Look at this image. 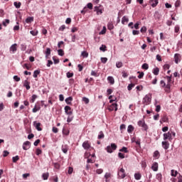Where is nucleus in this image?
<instances>
[{
    "instance_id": "nucleus-1",
    "label": "nucleus",
    "mask_w": 182,
    "mask_h": 182,
    "mask_svg": "<svg viewBox=\"0 0 182 182\" xmlns=\"http://www.w3.org/2000/svg\"><path fill=\"white\" fill-rule=\"evenodd\" d=\"M163 136L164 141L168 140L169 141H171V140H173V139L176 137V132L173 131H169L166 133H164Z\"/></svg>"
},
{
    "instance_id": "nucleus-2",
    "label": "nucleus",
    "mask_w": 182,
    "mask_h": 182,
    "mask_svg": "<svg viewBox=\"0 0 182 182\" xmlns=\"http://www.w3.org/2000/svg\"><path fill=\"white\" fill-rule=\"evenodd\" d=\"M117 149V145L116 144H111L110 146H107L105 149L107 150V153H113L114 150H116Z\"/></svg>"
},
{
    "instance_id": "nucleus-3",
    "label": "nucleus",
    "mask_w": 182,
    "mask_h": 182,
    "mask_svg": "<svg viewBox=\"0 0 182 182\" xmlns=\"http://www.w3.org/2000/svg\"><path fill=\"white\" fill-rule=\"evenodd\" d=\"M118 178H124L126 177V171L121 168L117 173Z\"/></svg>"
},
{
    "instance_id": "nucleus-4",
    "label": "nucleus",
    "mask_w": 182,
    "mask_h": 182,
    "mask_svg": "<svg viewBox=\"0 0 182 182\" xmlns=\"http://www.w3.org/2000/svg\"><path fill=\"white\" fill-rule=\"evenodd\" d=\"M138 126L139 127H142V130H144L145 132H147L149 127H147V124H146V122L144 121H139L138 122Z\"/></svg>"
},
{
    "instance_id": "nucleus-5",
    "label": "nucleus",
    "mask_w": 182,
    "mask_h": 182,
    "mask_svg": "<svg viewBox=\"0 0 182 182\" xmlns=\"http://www.w3.org/2000/svg\"><path fill=\"white\" fill-rule=\"evenodd\" d=\"M143 102L146 103V105H150L151 102V94L146 95L143 99Z\"/></svg>"
},
{
    "instance_id": "nucleus-6",
    "label": "nucleus",
    "mask_w": 182,
    "mask_h": 182,
    "mask_svg": "<svg viewBox=\"0 0 182 182\" xmlns=\"http://www.w3.org/2000/svg\"><path fill=\"white\" fill-rule=\"evenodd\" d=\"M16 50H18V44L14 43L9 48V51L11 53L14 54L16 53Z\"/></svg>"
},
{
    "instance_id": "nucleus-7",
    "label": "nucleus",
    "mask_w": 182,
    "mask_h": 182,
    "mask_svg": "<svg viewBox=\"0 0 182 182\" xmlns=\"http://www.w3.org/2000/svg\"><path fill=\"white\" fill-rule=\"evenodd\" d=\"M64 110L65 114H67L68 116H72L73 114V112H72V108L70 106H65Z\"/></svg>"
},
{
    "instance_id": "nucleus-8",
    "label": "nucleus",
    "mask_w": 182,
    "mask_h": 182,
    "mask_svg": "<svg viewBox=\"0 0 182 182\" xmlns=\"http://www.w3.org/2000/svg\"><path fill=\"white\" fill-rule=\"evenodd\" d=\"M31 149V141H26L23 144V150H29Z\"/></svg>"
},
{
    "instance_id": "nucleus-9",
    "label": "nucleus",
    "mask_w": 182,
    "mask_h": 182,
    "mask_svg": "<svg viewBox=\"0 0 182 182\" xmlns=\"http://www.w3.org/2000/svg\"><path fill=\"white\" fill-rule=\"evenodd\" d=\"M33 124L36 130H38V132H42V128L41 127V122H37L36 121H34L33 122Z\"/></svg>"
},
{
    "instance_id": "nucleus-10",
    "label": "nucleus",
    "mask_w": 182,
    "mask_h": 182,
    "mask_svg": "<svg viewBox=\"0 0 182 182\" xmlns=\"http://www.w3.org/2000/svg\"><path fill=\"white\" fill-rule=\"evenodd\" d=\"M82 147L85 150H89L90 148V143H89V141H85L82 143Z\"/></svg>"
},
{
    "instance_id": "nucleus-11",
    "label": "nucleus",
    "mask_w": 182,
    "mask_h": 182,
    "mask_svg": "<svg viewBox=\"0 0 182 182\" xmlns=\"http://www.w3.org/2000/svg\"><path fill=\"white\" fill-rule=\"evenodd\" d=\"M104 178H105V182H110L109 178H112V173L109 172L105 173Z\"/></svg>"
},
{
    "instance_id": "nucleus-12",
    "label": "nucleus",
    "mask_w": 182,
    "mask_h": 182,
    "mask_svg": "<svg viewBox=\"0 0 182 182\" xmlns=\"http://www.w3.org/2000/svg\"><path fill=\"white\" fill-rule=\"evenodd\" d=\"M162 147L164 150H168V147H170V143L167 141H162Z\"/></svg>"
},
{
    "instance_id": "nucleus-13",
    "label": "nucleus",
    "mask_w": 182,
    "mask_h": 182,
    "mask_svg": "<svg viewBox=\"0 0 182 182\" xmlns=\"http://www.w3.org/2000/svg\"><path fill=\"white\" fill-rule=\"evenodd\" d=\"M149 4H151V6H152V8H156V6H157V5L159 4V0H150Z\"/></svg>"
},
{
    "instance_id": "nucleus-14",
    "label": "nucleus",
    "mask_w": 182,
    "mask_h": 182,
    "mask_svg": "<svg viewBox=\"0 0 182 182\" xmlns=\"http://www.w3.org/2000/svg\"><path fill=\"white\" fill-rule=\"evenodd\" d=\"M181 59V55L178 53H176L174 55V60H175V63H178V62H180Z\"/></svg>"
},
{
    "instance_id": "nucleus-15",
    "label": "nucleus",
    "mask_w": 182,
    "mask_h": 182,
    "mask_svg": "<svg viewBox=\"0 0 182 182\" xmlns=\"http://www.w3.org/2000/svg\"><path fill=\"white\" fill-rule=\"evenodd\" d=\"M108 110H109V112H113V110L117 112V104L112 103L111 105V108H109Z\"/></svg>"
},
{
    "instance_id": "nucleus-16",
    "label": "nucleus",
    "mask_w": 182,
    "mask_h": 182,
    "mask_svg": "<svg viewBox=\"0 0 182 182\" xmlns=\"http://www.w3.org/2000/svg\"><path fill=\"white\" fill-rule=\"evenodd\" d=\"M151 170H153V171H159V164L157 162H154L152 164Z\"/></svg>"
},
{
    "instance_id": "nucleus-17",
    "label": "nucleus",
    "mask_w": 182,
    "mask_h": 182,
    "mask_svg": "<svg viewBox=\"0 0 182 182\" xmlns=\"http://www.w3.org/2000/svg\"><path fill=\"white\" fill-rule=\"evenodd\" d=\"M30 82H28V80H24L23 86L26 87V90H29L31 89Z\"/></svg>"
},
{
    "instance_id": "nucleus-18",
    "label": "nucleus",
    "mask_w": 182,
    "mask_h": 182,
    "mask_svg": "<svg viewBox=\"0 0 182 182\" xmlns=\"http://www.w3.org/2000/svg\"><path fill=\"white\" fill-rule=\"evenodd\" d=\"M167 122H168V117H167V115H164L160 120V123H167Z\"/></svg>"
},
{
    "instance_id": "nucleus-19",
    "label": "nucleus",
    "mask_w": 182,
    "mask_h": 182,
    "mask_svg": "<svg viewBox=\"0 0 182 182\" xmlns=\"http://www.w3.org/2000/svg\"><path fill=\"white\" fill-rule=\"evenodd\" d=\"M134 132V127L133 125H129L127 127V132L128 133H133Z\"/></svg>"
},
{
    "instance_id": "nucleus-20",
    "label": "nucleus",
    "mask_w": 182,
    "mask_h": 182,
    "mask_svg": "<svg viewBox=\"0 0 182 182\" xmlns=\"http://www.w3.org/2000/svg\"><path fill=\"white\" fill-rule=\"evenodd\" d=\"M107 80H108L109 83H110L111 85H114V78H113V77L109 76L107 77Z\"/></svg>"
},
{
    "instance_id": "nucleus-21",
    "label": "nucleus",
    "mask_w": 182,
    "mask_h": 182,
    "mask_svg": "<svg viewBox=\"0 0 182 182\" xmlns=\"http://www.w3.org/2000/svg\"><path fill=\"white\" fill-rule=\"evenodd\" d=\"M165 89V92H170V89L171 87V85L170 83H167L165 87H164Z\"/></svg>"
},
{
    "instance_id": "nucleus-22",
    "label": "nucleus",
    "mask_w": 182,
    "mask_h": 182,
    "mask_svg": "<svg viewBox=\"0 0 182 182\" xmlns=\"http://www.w3.org/2000/svg\"><path fill=\"white\" fill-rule=\"evenodd\" d=\"M159 72H160V69H159V68H154L152 71V73H154V75H155V76H157Z\"/></svg>"
},
{
    "instance_id": "nucleus-23",
    "label": "nucleus",
    "mask_w": 182,
    "mask_h": 182,
    "mask_svg": "<svg viewBox=\"0 0 182 182\" xmlns=\"http://www.w3.org/2000/svg\"><path fill=\"white\" fill-rule=\"evenodd\" d=\"M50 56V48H47L46 50V58L48 59Z\"/></svg>"
},
{
    "instance_id": "nucleus-24",
    "label": "nucleus",
    "mask_w": 182,
    "mask_h": 182,
    "mask_svg": "<svg viewBox=\"0 0 182 182\" xmlns=\"http://www.w3.org/2000/svg\"><path fill=\"white\" fill-rule=\"evenodd\" d=\"M72 100H73V98L72 97H68L65 99V103L67 105H70V103H72Z\"/></svg>"
},
{
    "instance_id": "nucleus-25",
    "label": "nucleus",
    "mask_w": 182,
    "mask_h": 182,
    "mask_svg": "<svg viewBox=\"0 0 182 182\" xmlns=\"http://www.w3.org/2000/svg\"><path fill=\"white\" fill-rule=\"evenodd\" d=\"M95 11L97 12V15H102L103 14V11L101 9H99V7L95 6Z\"/></svg>"
},
{
    "instance_id": "nucleus-26",
    "label": "nucleus",
    "mask_w": 182,
    "mask_h": 182,
    "mask_svg": "<svg viewBox=\"0 0 182 182\" xmlns=\"http://www.w3.org/2000/svg\"><path fill=\"white\" fill-rule=\"evenodd\" d=\"M134 178L135 180H140L141 178V174L140 173H134Z\"/></svg>"
},
{
    "instance_id": "nucleus-27",
    "label": "nucleus",
    "mask_w": 182,
    "mask_h": 182,
    "mask_svg": "<svg viewBox=\"0 0 182 182\" xmlns=\"http://www.w3.org/2000/svg\"><path fill=\"white\" fill-rule=\"evenodd\" d=\"M178 174V172L177 171H175L174 169H172L171 171V175L172 177H176Z\"/></svg>"
},
{
    "instance_id": "nucleus-28",
    "label": "nucleus",
    "mask_w": 182,
    "mask_h": 182,
    "mask_svg": "<svg viewBox=\"0 0 182 182\" xmlns=\"http://www.w3.org/2000/svg\"><path fill=\"white\" fill-rule=\"evenodd\" d=\"M26 48H27L26 43L21 44V50H22L23 52L26 50Z\"/></svg>"
},
{
    "instance_id": "nucleus-29",
    "label": "nucleus",
    "mask_w": 182,
    "mask_h": 182,
    "mask_svg": "<svg viewBox=\"0 0 182 182\" xmlns=\"http://www.w3.org/2000/svg\"><path fill=\"white\" fill-rule=\"evenodd\" d=\"M42 178L43 180H48V178H49V173H43Z\"/></svg>"
},
{
    "instance_id": "nucleus-30",
    "label": "nucleus",
    "mask_w": 182,
    "mask_h": 182,
    "mask_svg": "<svg viewBox=\"0 0 182 182\" xmlns=\"http://www.w3.org/2000/svg\"><path fill=\"white\" fill-rule=\"evenodd\" d=\"M31 35H32L33 36H37L38 31V30H33L30 31Z\"/></svg>"
},
{
    "instance_id": "nucleus-31",
    "label": "nucleus",
    "mask_w": 182,
    "mask_h": 182,
    "mask_svg": "<svg viewBox=\"0 0 182 182\" xmlns=\"http://www.w3.org/2000/svg\"><path fill=\"white\" fill-rule=\"evenodd\" d=\"M36 99H38V95H33L31 96V103H35V100H36Z\"/></svg>"
},
{
    "instance_id": "nucleus-32",
    "label": "nucleus",
    "mask_w": 182,
    "mask_h": 182,
    "mask_svg": "<svg viewBox=\"0 0 182 182\" xmlns=\"http://www.w3.org/2000/svg\"><path fill=\"white\" fill-rule=\"evenodd\" d=\"M126 22H129V18H127L126 16H123L122 18V23H123V25H124V23H126Z\"/></svg>"
},
{
    "instance_id": "nucleus-33",
    "label": "nucleus",
    "mask_w": 182,
    "mask_h": 182,
    "mask_svg": "<svg viewBox=\"0 0 182 182\" xmlns=\"http://www.w3.org/2000/svg\"><path fill=\"white\" fill-rule=\"evenodd\" d=\"M31 22H33V17H28L26 19V23H31Z\"/></svg>"
},
{
    "instance_id": "nucleus-34",
    "label": "nucleus",
    "mask_w": 182,
    "mask_h": 182,
    "mask_svg": "<svg viewBox=\"0 0 182 182\" xmlns=\"http://www.w3.org/2000/svg\"><path fill=\"white\" fill-rule=\"evenodd\" d=\"M107 28L109 31H112V29L114 28V26H113V23L112 22L108 23Z\"/></svg>"
},
{
    "instance_id": "nucleus-35",
    "label": "nucleus",
    "mask_w": 182,
    "mask_h": 182,
    "mask_svg": "<svg viewBox=\"0 0 182 182\" xmlns=\"http://www.w3.org/2000/svg\"><path fill=\"white\" fill-rule=\"evenodd\" d=\"M154 157L155 159H159V157H160V152H159V151H155L154 152Z\"/></svg>"
},
{
    "instance_id": "nucleus-36",
    "label": "nucleus",
    "mask_w": 182,
    "mask_h": 182,
    "mask_svg": "<svg viewBox=\"0 0 182 182\" xmlns=\"http://www.w3.org/2000/svg\"><path fill=\"white\" fill-rule=\"evenodd\" d=\"M39 73H41V70H35L33 72V77H35V78L38 77V75H39Z\"/></svg>"
},
{
    "instance_id": "nucleus-37",
    "label": "nucleus",
    "mask_w": 182,
    "mask_h": 182,
    "mask_svg": "<svg viewBox=\"0 0 182 182\" xmlns=\"http://www.w3.org/2000/svg\"><path fill=\"white\" fill-rule=\"evenodd\" d=\"M14 6L17 9H19V8H21V5H22V4L21 3V2H16V1H15L14 3Z\"/></svg>"
},
{
    "instance_id": "nucleus-38",
    "label": "nucleus",
    "mask_w": 182,
    "mask_h": 182,
    "mask_svg": "<svg viewBox=\"0 0 182 182\" xmlns=\"http://www.w3.org/2000/svg\"><path fill=\"white\" fill-rule=\"evenodd\" d=\"M81 56H82V58H88L89 53L86 51H82L81 53Z\"/></svg>"
},
{
    "instance_id": "nucleus-39",
    "label": "nucleus",
    "mask_w": 182,
    "mask_h": 182,
    "mask_svg": "<svg viewBox=\"0 0 182 182\" xmlns=\"http://www.w3.org/2000/svg\"><path fill=\"white\" fill-rule=\"evenodd\" d=\"M119 151L123 153H129V150H127V147L123 146L121 149H119Z\"/></svg>"
},
{
    "instance_id": "nucleus-40",
    "label": "nucleus",
    "mask_w": 182,
    "mask_h": 182,
    "mask_svg": "<svg viewBox=\"0 0 182 182\" xmlns=\"http://www.w3.org/2000/svg\"><path fill=\"white\" fill-rule=\"evenodd\" d=\"M39 110H41V107H36V105H35L32 112L33 113H36V112H39Z\"/></svg>"
},
{
    "instance_id": "nucleus-41",
    "label": "nucleus",
    "mask_w": 182,
    "mask_h": 182,
    "mask_svg": "<svg viewBox=\"0 0 182 182\" xmlns=\"http://www.w3.org/2000/svg\"><path fill=\"white\" fill-rule=\"evenodd\" d=\"M9 19H5L4 21H3L2 23L4 26H8V25H9Z\"/></svg>"
},
{
    "instance_id": "nucleus-42",
    "label": "nucleus",
    "mask_w": 182,
    "mask_h": 182,
    "mask_svg": "<svg viewBox=\"0 0 182 182\" xmlns=\"http://www.w3.org/2000/svg\"><path fill=\"white\" fill-rule=\"evenodd\" d=\"M116 67H117L118 69H120V68H122V67H123V63H122V62H117V63H116Z\"/></svg>"
},
{
    "instance_id": "nucleus-43",
    "label": "nucleus",
    "mask_w": 182,
    "mask_h": 182,
    "mask_svg": "<svg viewBox=\"0 0 182 182\" xmlns=\"http://www.w3.org/2000/svg\"><path fill=\"white\" fill-rule=\"evenodd\" d=\"M141 68L144 69V70H147L149 69V64L147 63H144L141 65Z\"/></svg>"
},
{
    "instance_id": "nucleus-44",
    "label": "nucleus",
    "mask_w": 182,
    "mask_h": 182,
    "mask_svg": "<svg viewBox=\"0 0 182 182\" xmlns=\"http://www.w3.org/2000/svg\"><path fill=\"white\" fill-rule=\"evenodd\" d=\"M174 32L175 33H178V32H180V26L178 25L175 26Z\"/></svg>"
},
{
    "instance_id": "nucleus-45",
    "label": "nucleus",
    "mask_w": 182,
    "mask_h": 182,
    "mask_svg": "<svg viewBox=\"0 0 182 182\" xmlns=\"http://www.w3.org/2000/svg\"><path fill=\"white\" fill-rule=\"evenodd\" d=\"M18 160H19V156L17 155L16 156L12 157L13 163H16V161H18Z\"/></svg>"
},
{
    "instance_id": "nucleus-46",
    "label": "nucleus",
    "mask_w": 182,
    "mask_h": 182,
    "mask_svg": "<svg viewBox=\"0 0 182 182\" xmlns=\"http://www.w3.org/2000/svg\"><path fill=\"white\" fill-rule=\"evenodd\" d=\"M58 54L59 55V56H63V55H65V52L63 51V50L59 49L58 50Z\"/></svg>"
},
{
    "instance_id": "nucleus-47",
    "label": "nucleus",
    "mask_w": 182,
    "mask_h": 182,
    "mask_svg": "<svg viewBox=\"0 0 182 182\" xmlns=\"http://www.w3.org/2000/svg\"><path fill=\"white\" fill-rule=\"evenodd\" d=\"M82 102H84L85 103V105H89V98L84 97H82Z\"/></svg>"
},
{
    "instance_id": "nucleus-48",
    "label": "nucleus",
    "mask_w": 182,
    "mask_h": 182,
    "mask_svg": "<svg viewBox=\"0 0 182 182\" xmlns=\"http://www.w3.org/2000/svg\"><path fill=\"white\" fill-rule=\"evenodd\" d=\"M156 180H159V181L163 178V176L161 173H157L156 176Z\"/></svg>"
},
{
    "instance_id": "nucleus-49",
    "label": "nucleus",
    "mask_w": 182,
    "mask_h": 182,
    "mask_svg": "<svg viewBox=\"0 0 182 182\" xmlns=\"http://www.w3.org/2000/svg\"><path fill=\"white\" fill-rule=\"evenodd\" d=\"M98 139H105V134H103V132H100V134L98 135Z\"/></svg>"
},
{
    "instance_id": "nucleus-50",
    "label": "nucleus",
    "mask_w": 182,
    "mask_h": 182,
    "mask_svg": "<svg viewBox=\"0 0 182 182\" xmlns=\"http://www.w3.org/2000/svg\"><path fill=\"white\" fill-rule=\"evenodd\" d=\"M66 76L68 79H70V77H73V73L68 72Z\"/></svg>"
},
{
    "instance_id": "nucleus-51",
    "label": "nucleus",
    "mask_w": 182,
    "mask_h": 182,
    "mask_svg": "<svg viewBox=\"0 0 182 182\" xmlns=\"http://www.w3.org/2000/svg\"><path fill=\"white\" fill-rule=\"evenodd\" d=\"M135 85L133 84V83H131L129 84L128 86H127V90H132L133 89V87H134Z\"/></svg>"
},
{
    "instance_id": "nucleus-52",
    "label": "nucleus",
    "mask_w": 182,
    "mask_h": 182,
    "mask_svg": "<svg viewBox=\"0 0 182 182\" xmlns=\"http://www.w3.org/2000/svg\"><path fill=\"white\" fill-rule=\"evenodd\" d=\"M72 120H73V116L71 115H68V117L67 119V122L68 123H70V122H72Z\"/></svg>"
},
{
    "instance_id": "nucleus-53",
    "label": "nucleus",
    "mask_w": 182,
    "mask_h": 182,
    "mask_svg": "<svg viewBox=\"0 0 182 182\" xmlns=\"http://www.w3.org/2000/svg\"><path fill=\"white\" fill-rule=\"evenodd\" d=\"M147 31V28L146 26H143L141 27L140 32H141V33H144Z\"/></svg>"
},
{
    "instance_id": "nucleus-54",
    "label": "nucleus",
    "mask_w": 182,
    "mask_h": 182,
    "mask_svg": "<svg viewBox=\"0 0 182 182\" xmlns=\"http://www.w3.org/2000/svg\"><path fill=\"white\" fill-rule=\"evenodd\" d=\"M53 60L55 65H58V63H59V59L56 58L55 57H53Z\"/></svg>"
},
{
    "instance_id": "nucleus-55",
    "label": "nucleus",
    "mask_w": 182,
    "mask_h": 182,
    "mask_svg": "<svg viewBox=\"0 0 182 182\" xmlns=\"http://www.w3.org/2000/svg\"><path fill=\"white\" fill-rule=\"evenodd\" d=\"M181 4V1H180V0H177V1L175 2V6H176V8H178V6H180Z\"/></svg>"
},
{
    "instance_id": "nucleus-56",
    "label": "nucleus",
    "mask_w": 182,
    "mask_h": 182,
    "mask_svg": "<svg viewBox=\"0 0 182 182\" xmlns=\"http://www.w3.org/2000/svg\"><path fill=\"white\" fill-rule=\"evenodd\" d=\"M13 79L15 80V82H19L21 80V77H18V75H14Z\"/></svg>"
},
{
    "instance_id": "nucleus-57",
    "label": "nucleus",
    "mask_w": 182,
    "mask_h": 182,
    "mask_svg": "<svg viewBox=\"0 0 182 182\" xmlns=\"http://www.w3.org/2000/svg\"><path fill=\"white\" fill-rule=\"evenodd\" d=\"M106 33V27L104 26L102 30L100 32V35H105Z\"/></svg>"
},
{
    "instance_id": "nucleus-58",
    "label": "nucleus",
    "mask_w": 182,
    "mask_h": 182,
    "mask_svg": "<svg viewBox=\"0 0 182 182\" xmlns=\"http://www.w3.org/2000/svg\"><path fill=\"white\" fill-rule=\"evenodd\" d=\"M160 85H161V87H165L166 86V82H164V80H161L160 81Z\"/></svg>"
},
{
    "instance_id": "nucleus-59",
    "label": "nucleus",
    "mask_w": 182,
    "mask_h": 182,
    "mask_svg": "<svg viewBox=\"0 0 182 182\" xmlns=\"http://www.w3.org/2000/svg\"><path fill=\"white\" fill-rule=\"evenodd\" d=\"M100 50H102V52H106V46H102L100 47Z\"/></svg>"
},
{
    "instance_id": "nucleus-60",
    "label": "nucleus",
    "mask_w": 182,
    "mask_h": 182,
    "mask_svg": "<svg viewBox=\"0 0 182 182\" xmlns=\"http://www.w3.org/2000/svg\"><path fill=\"white\" fill-rule=\"evenodd\" d=\"M118 157H119V159H124V154H122V152H119V153H118Z\"/></svg>"
},
{
    "instance_id": "nucleus-61",
    "label": "nucleus",
    "mask_w": 182,
    "mask_h": 182,
    "mask_svg": "<svg viewBox=\"0 0 182 182\" xmlns=\"http://www.w3.org/2000/svg\"><path fill=\"white\" fill-rule=\"evenodd\" d=\"M101 62L102 63H106L107 62V58H101Z\"/></svg>"
},
{
    "instance_id": "nucleus-62",
    "label": "nucleus",
    "mask_w": 182,
    "mask_h": 182,
    "mask_svg": "<svg viewBox=\"0 0 182 182\" xmlns=\"http://www.w3.org/2000/svg\"><path fill=\"white\" fill-rule=\"evenodd\" d=\"M97 174H102L103 173V169L102 168H99L96 170Z\"/></svg>"
},
{
    "instance_id": "nucleus-63",
    "label": "nucleus",
    "mask_w": 182,
    "mask_h": 182,
    "mask_svg": "<svg viewBox=\"0 0 182 182\" xmlns=\"http://www.w3.org/2000/svg\"><path fill=\"white\" fill-rule=\"evenodd\" d=\"M52 132H53V133H58V132H59V129L58 128H56L55 127H53L52 129Z\"/></svg>"
},
{
    "instance_id": "nucleus-64",
    "label": "nucleus",
    "mask_w": 182,
    "mask_h": 182,
    "mask_svg": "<svg viewBox=\"0 0 182 182\" xmlns=\"http://www.w3.org/2000/svg\"><path fill=\"white\" fill-rule=\"evenodd\" d=\"M166 80H167V83H171V76H166Z\"/></svg>"
}]
</instances>
